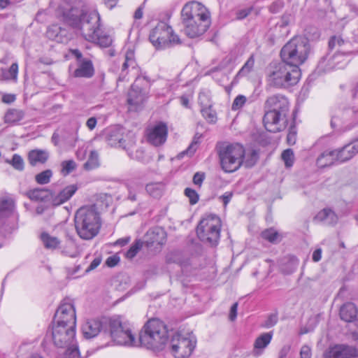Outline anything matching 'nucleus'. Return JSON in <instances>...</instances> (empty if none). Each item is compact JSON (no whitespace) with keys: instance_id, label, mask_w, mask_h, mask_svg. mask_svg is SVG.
<instances>
[{"instance_id":"nucleus-53","label":"nucleus","mask_w":358,"mask_h":358,"mask_svg":"<svg viewBox=\"0 0 358 358\" xmlns=\"http://www.w3.org/2000/svg\"><path fill=\"white\" fill-rule=\"evenodd\" d=\"M119 262L120 257L116 254L108 257L106 261V264L108 267H114L119 263Z\"/></svg>"},{"instance_id":"nucleus-25","label":"nucleus","mask_w":358,"mask_h":358,"mask_svg":"<svg viewBox=\"0 0 358 358\" xmlns=\"http://www.w3.org/2000/svg\"><path fill=\"white\" fill-rule=\"evenodd\" d=\"M94 73V69L91 60L83 59L80 61L78 68L73 72L76 78H91Z\"/></svg>"},{"instance_id":"nucleus-40","label":"nucleus","mask_w":358,"mask_h":358,"mask_svg":"<svg viewBox=\"0 0 358 358\" xmlns=\"http://www.w3.org/2000/svg\"><path fill=\"white\" fill-rule=\"evenodd\" d=\"M6 162L10 164L15 170L22 171L24 169V160L18 154H14L11 159H7Z\"/></svg>"},{"instance_id":"nucleus-46","label":"nucleus","mask_w":358,"mask_h":358,"mask_svg":"<svg viewBox=\"0 0 358 358\" xmlns=\"http://www.w3.org/2000/svg\"><path fill=\"white\" fill-rule=\"evenodd\" d=\"M65 353V358H80L79 350L78 346L73 343L69 347Z\"/></svg>"},{"instance_id":"nucleus-9","label":"nucleus","mask_w":358,"mask_h":358,"mask_svg":"<svg viewBox=\"0 0 358 358\" xmlns=\"http://www.w3.org/2000/svg\"><path fill=\"white\" fill-rule=\"evenodd\" d=\"M149 40L157 50L165 49L180 43L178 36L174 33L172 27L163 21L159 22L150 31Z\"/></svg>"},{"instance_id":"nucleus-41","label":"nucleus","mask_w":358,"mask_h":358,"mask_svg":"<svg viewBox=\"0 0 358 358\" xmlns=\"http://www.w3.org/2000/svg\"><path fill=\"white\" fill-rule=\"evenodd\" d=\"M23 117V113H5L3 119L5 123L13 125L19 124Z\"/></svg>"},{"instance_id":"nucleus-31","label":"nucleus","mask_w":358,"mask_h":358,"mask_svg":"<svg viewBox=\"0 0 358 358\" xmlns=\"http://www.w3.org/2000/svg\"><path fill=\"white\" fill-rule=\"evenodd\" d=\"M40 239L45 249L54 250L60 247L59 239L56 236H51L48 232L41 233Z\"/></svg>"},{"instance_id":"nucleus-61","label":"nucleus","mask_w":358,"mask_h":358,"mask_svg":"<svg viewBox=\"0 0 358 358\" xmlns=\"http://www.w3.org/2000/svg\"><path fill=\"white\" fill-rule=\"evenodd\" d=\"M101 264V259L99 258H95L90 264L86 269L85 272H89L96 268Z\"/></svg>"},{"instance_id":"nucleus-20","label":"nucleus","mask_w":358,"mask_h":358,"mask_svg":"<svg viewBox=\"0 0 358 358\" xmlns=\"http://www.w3.org/2000/svg\"><path fill=\"white\" fill-rule=\"evenodd\" d=\"M266 112H285L289 110V102L282 94H274L267 98L264 105Z\"/></svg>"},{"instance_id":"nucleus-62","label":"nucleus","mask_w":358,"mask_h":358,"mask_svg":"<svg viewBox=\"0 0 358 358\" xmlns=\"http://www.w3.org/2000/svg\"><path fill=\"white\" fill-rule=\"evenodd\" d=\"M250 10H251L250 8L243 9V10H239L237 13V16H236L237 19L241 20V19L246 17L250 14Z\"/></svg>"},{"instance_id":"nucleus-34","label":"nucleus","mask_w":358,"mask_h":358,"mask_svg":"<svg viewBox=\"0 0 358 358\" xmlns=\"http://www.w3.org/2000/svg\"><path fill=\"white\" fill-rule=\"evenodd\" d=\"M50 191L45 188H35L27 192V196L32 201H45L49 196Z\"/></svg>"},{"instance_id":"nucleus-26","label":"nucleus","mask_w":358,"mask_h":358,"mask_svg":"<svg viewBox=\"0 0 358 358\" xmlns=\"http://www.w3.org/2000/svg\"><path fill=\"white\" fill-rule=\"evenodd\" d=\"M49 158V152L45 150L34 149L29 152L27 159L29 164L36 166L39 164H44Z\"/></svg>"},{"instance_id":"nucleus-17","label":"nucleus","mask_w":358,"mask_h":358,"mask_svg":"<svg viewBox=\"0 0 358 358\" xmlns=\"http://www.w3.org/2000/svg\"><path fill=\"white\" fill-rule=\"evenodd\" d=\"M167 125L162 122L149 126L145 131L148 142L156 147L164 144L167 138Z\"/></svg>"},{"instance_id":"nucleus-24","label":"nucleus","mask_w":358,"mask_h":358,"mask_svg":"<svg viewBox=\"0 0 358 358\" xmlns=\"http://www.w3.org/2000/svg\"><path fill=\"white\" fill-rule=\"evenodd\" d=\"M78 190L76 185H70L65 187L57 195L52 196V203L54 206H59L69 201Z\"/></svg>"},{"instance_id":"nucleus-13","label":"nucleus","mask_w":358,"mask_h":358,"mask_svg":"<svg viewBox=\"0 0 358 358\" xmlns=\"http://www.w3.org/2000/svg\"><path fill=\"white\" fill-rule=\"evenodd\" d=\"M110 333L117 344L133 346L134 337L131 331L119 319H113L110 321Z\"/></svg>"},{"instance_id":"nucleus-27","label":"nucleus","mask_w":358,"mask_h":358,"mask_svg":"<svg viewBox=\"0 0 358 358\" xmlns=\"http://www.w3.org/2000/svg\"><path fill=\"white\" fill-rule=\"evenodd\" d=\"M317 222H322L327 225H334L338 222V216L331 209H323L320 210L315 217Z\"/></svg>"},{"instance_id":"nucleus-54","label":"nucleus","mask_w":358,"mask_h":358,"mask_svg":"<svg viewBox=\"0 0 358 358\" xmlns=\"http://www.w3.org/2000/svg\"><path fill=\"white\" fill-rule=\"evenodd\" d=\"M311 357L312 352L310 348L307 345H303L300 350V358H311Z\"/></svg>"},{"instance_id":"nucleus-60","label":"nucleus","mask_w":358,"mask_h":358,"mask_svg":"<svg viewBox=\"0 0 358 358\" xmlns=\"http://www.w3.org/2000/svg\"><path fill=\"white\" fill-rule=\"evenodd\" d=\"M232 192H225L222 196H220V199L222 200L224 207L227 206L228 203L230 201L232 197Z\"/></svg>"},{"instance_id":"nucleus-44","label":"nucleus","mask_w":358,"mask_h":358,"mask_svg":"<svg viewBox=\"0 0 358 358\" xmlns=\"http://www.w3.org/2000/svg\"><path fill=\"white\" fill-rule=\"evenodd\" d=\"M255 64V59L253 56H251L248 61L245 62L244 66L241 68V69L238 72V75L240 76H246L248 74L252 69Z\"/></svg>"},{"instance_id":"nucleus-22","label":"nucleus","mask_w":358,"mask_h":358,"mask_svg":"<svg viewBox=\"0 0 358 358\" xmlns=\"http://www.w3.org/2000/svg\"><path fill=\"white\" fill-rule=\"evenodd\" d=\"M150 86V80L145 76L141 73L136 78V103L143 102L147 97Z\"/></svg>"},{"instance_id":"nucleus-8","label":"nucleus","mask_w":358,"mask_h":358,"mask_svg":"<svg viewBox=\"0 0 358 358\" xmlns=\"http://www.w3.org/2000/svg\"><path fill=\"white\" fill-rule=\"evenodd\" d=\"M221 220L215 215H207L199 222L196 234L199 238L211 246L218 243L221 230Z\"/></svg>"},{"instance_id":"nucleus-56","label":"nucleus","mask_w":358,"mask_h":358,"mask_svg":"<svg viewBox=\"0 0 358 358\" xmlns=\"http://www.w3.org/2000/svg\"><path fill=\"white\" fill-rule=\"evenodd\" d=\"M341 119H342V117L338 115L333 116V117L331 118V127H341L342 124H343V122H341Z\"/></svg>"},{"instance_id":"nucleus-21","label":"nucleus","mask_w":358,"mask_h":358,"mask_svg":"<svg viewBox=\"0 0 358 358\" xmlns=\"http://www.w3.org/2000/svg\"><path fill=\"white\" fill-rule=\"evenodd\" d=\"M335 150L337 155V161L345 162L350 160L358 154V138Z\"/></svg>"},{"instance_id":"nucleus-3","label":"nucleus","mask_w":358,"mask_h":358,"mask_svg":"<svg viewBox=\"0 0 358 358\" xmlns=\"http://www.w3.org/2000/svg\"><path fill=\"white\" fill-rule=\"evenodd\" d=\"M77 234L83 240H92L99 232L101 227L100 215L96 205L80 208L74 216Z\"/></svg>"},{"instance_id":"nucleus-18","label":"nucleus","mask_w":358,"mask_h":358,"mask_svg":"<svg viewBox=\"0 0 358 358\" xmlns=\"http://www.w3.org/2000/svg\"><path fill=\"white\" fill-rule=\"evenodd\" d=\"M358 350L356 347L345 344H336L329 347L323 354V358H357Z\"/></svg>"},{"instance_id":"nucleus-52","label":"nucleus","mask_w":358,"mask_h":358,"mask_svg":"<svg viewBox=\"0 0 358 358\" xmlns=\"http://www.w3.org/2000/svg\"><path fill=\"white\" fill-rule=\"evenodd\" d=\"M205 179V173L202 172H197L194 175L193 182L194 185H198L199 187L201 186Z\"/></svg>"},{"instance_id":"nucleus-33","label":"nucleus","mask_w":358,"mask_h":358,"mask_svg":"<svg viewBox=\"0 0 358 358\" xmlns=\"http://www.w3.org/2000/svg\"><path fill=\"white\" fill-rule=\"evenodd\" d=\"M273 334L271 332L261 334L255 341L254 350L259 354L261 350L264 349L271 342Z\"/></svg>"},{"instance_id":"nucleus-64","label":"nucleus","mask_w":358,"mask_h":358,"mask_svg":"<svg viewBox=\"0 0 358 358\" xmlns=\"http://www.w3.org/2000/svg\"><path fill=\"white\" fill-rule=\"evenodd\" d=\"M15 100V96L13 94H8L2 96V101L6 103H10Z\"/></svg>"},{"instance_id":"nucleus-7","label":"nucleus","mask_w":358,"mask_h":358,"mask_svg":"<svg viewBox=\"0 0 358 358\" xmlns=\"http://www.w3.org/2000/svg\"><path fill=\"white\" fill-rule=\"evenodd\" d=\"M219 156L222 169L231 173L238 170L243 163L245 150L239 143L223 145Z\"/></svg>"},{"instance_id":"nucleus-29","label":"nucleus","mask_w":358,"mask_h":358,"mask_svg":"<svg viewBox=\"0 0 358 358\" xmlns=\"http://www.w3.org/2000/svg\"><path fill=\"white\" fill-rule=\"evenodd\" d=\"M351 51H346L345 52H336L331 59V69H343L346 66L349 59V56Z\"/></svg>"},{"instance_id":"nucleus-58","label":"nucleus","mask_w":358,"mask_h":358,"mask_svg":"<svg viewBox=\"0 0 358 358\" xmlns=\"http://www.w3.org/2000/svg\"><path fill=\"white\" fill-rule=\"evenodd\" d=\"M278 322V315L276 314L271 315L266 322V326L271 327L274 326Z\"/></svg>"},{"instance_id":"nucleus-12","label":"nucleus","mask_w":358,"mask_h":358,"mask_svg":"<svg viewBox=\"0 0 358 358\" xmlns=\"http://www.w3.org/2000/svg\"><path fill=\"white\" fill-rule=\"evenodd\" d=\"M15 205L12 199L0 201V227L8 232L17 228L18 215L14 211Z\"/></svg>"},{"instance_id":"nucleus-11","label":"nucleus","mask_w":358,"mask_h":358,"mask_svg":"<svg viewBox=\"0 0 358 358\" xmlns=\"http://www.w3.org/2000/svg\"><path fill=\"white\" fill-rule=\"evenodd\" d=\"M196 345V338L192 332L176 333L170 341L171 353L176 358H188Z\"/></svg>"},{"instance_id":"nucleus-6","label":"nucleus","mask_w":358,"mask_h":358,"mask_svg":"<svg viewBox=\"0 0 358 358\" xmlns=\"http://www.w3.org/2000/svg\"><path fill=\"white\" fill-rule=\"evenodd\" d=\"M309 52L310 45L307 38L296 36L283 46L280 56L282 62L299 67L307 59Z\"/></svg>"},{"instance_id":"nucleus-23","label":"nucleus","mask_w":358,"mask_h":358,"mask_svg":"<svg viewBox=\"0 0 358 358\" xmlns=\"http://www.w3.org/2000/svg\"><path fill=\"white\" fill-rule=\"evenodd\" d=\"M102 329V322L98 319L87 320L82 327V331L85 338L90 339L96 336Z\"/></svg>"},{"instance_id":"nucleus-19","label":"nucleus","mask_w":358,"mask_h":358,"mask_svg":"<svg viewBox=\"0 0 358 358\" xmlns=\"http://www.w3.org/2000/svg\"><path fill=\"white\" fill-rule=\"evenodd\" d=\"M263 122L266 129L273 133L283 130L287 124L285 113H264Z\"/></svg>"},{"instance_id":"nucleus-50","label":"nucleus","mask_w":358,"mask_h":358,"mask_svg":"<svg viewBox=\"0 0 358 358\" xmlns=\"http://www.w3.org/2000/svg\"><path fill=\"white\" fill-rule=\"evenodd\" d=\"M75 248V243L73 241H69L68 245L64 248L62 252L71 257H77L79 254L78 251L76 249L73 251L69 250V248Z\"/></svg>"},{"instance_id":"nucleus-38","label":"nucleus","mask_w":358,"mask_h":358,"mask_svg":"<svg viewBox=\"0 0 358 358\" xmlns=\"http://www.w3.org/2000/svg\"><path fill=\"white\" fill-rule=\"evenodd\" d=\"M60 26L57 24H52L48 28L46 34L48 38L56 41L59 43H64V40H62L59 35Z\"/></svg>"},{"instance_id":"nucleus-48","label":"nucleus","mask_w":358,"mask_h":358,"mask_svg":"<svg viewBox=\"0 0 358 358\" xmlns=\"http://www.w3.org/2000/svg\"><path fill=\"white\" fill-rule=\"evenodd\" d=\"M185 195L189 199V203L192 205L196 204L199 201V194L194 189L186 188L185 189Z\"/></svg>"},{"instance_id":"nucleus-39","label":"nucleus","mask_w":358,"mask_h":358,"mask_svg":"<svg viewBox=\"0 0 358 358\" xmlns=\"http://www.w3.org/2000/svg\"><path fill=\"white\" fill-rule=\"evenodd\" d=\"M53 173L50 169H46L35 176V180L39 185H46L50 182Z\"/></svg>"},{"instance_id":"nucleus-14","label":"nucleus","mask_w":358,"mask_h":358,"mask_svg":"<svg viewBox=\"0 0 358 358\" xmlns=\"http://www.w3.org/2000/svg\"><path fill=\"white\" fill-rule=\"evenodd\" d=\"M55 324L76 325V309L71 299H64L58 307L55 315Z\"/></svg>"},{"instance_id":"nucleus-63","label":"nucleus","mask_w":358,"mask_h":358,"mask_svg":"<svg viewBox=\"0 0 358 358\" xmlns=\"http://www.w3.org/2000/svg\"><path fill=\"white\" fill-rule=\"evenodd\" d=\"M203 117L210 123H215L217 120L216 113H204Z\"/></svg>"},{"instance_id":"nucleus-30","label":"nucleus","mask_w":358,"mask_h":358,"mask_svg":"<svg viewBox=\"0 0 358 358\" xmlns=\"http://www.w3.org/2000/svg\"><path fill=\"white\" fill-rule=\"evenodd\" d=\"M337 160L336 150H326L322 152L317 159V165L320 168H324L333 164Z\"/></svg>"},{"instance_id":"nucleus-2","label":"nucleus","mask_w":358,"mask_h":358,"mask_svg":"<svg viewBox=\"0 0 358 358\" xmlns=\"http://www.w3.org/2000/svg\"><path fill=\"white\" fill-rule=\"evenodd\" d=\"M184 32L189 38L204 34L210 24V13L201 3L192 1L185 5L182 10Z\"/></svg>"},{"instance_id":"nucleus-43","label":"nucleus","mask_w":358,"mask_h":358,"mask_svg":"<svg viewBox=\"0 0 358 358\" xmlns=\"http://www.w3.org/2000/svg\"><path fill=\"white\" fill-rule=\"evenodd\" d=\"M62 173L66 176L71 173L76 168V162L73 160H67L62 162Z\"/></svg>"},{"instance_id":"nucleus-47","label":"nucleus","mask_w":358,"mask_h":358,"mask_svg":"<svg viewBox=\"0 0 358 358\" xmlns=\"http://www.w3.org/2000/svg\"><path fill=\"white\" fill-rule=\"evenodd\" d=\"M247 101V98L243 96V95H238L237 96L233 103H232V106H231V108L232 110H241L243 106L245 104Z\"/></svg>"},{"instance_id":"nucleus-57","label":"nucleus","mask_w":358,"mask_h":358,"mask_svg":"<svg viewBox=\"0 0 358 358\" xmlns=\"http://www.w3.org/2000/svg\"><path fill=\"white\" fill-rule=\"evenodd\" d=\"M287 141L289 145H294L296 141V132L290 130L287 134Z\"/></svg>"},{"instance_id":"nucleus-10","label":"nucleus","mask_w":358,"mask_h":358,"mask_svg":"<svg viewBox=\"0 0 358 358\" xmlns=\"http://www.w3.org/2000/svg\"><path fill=\"white\" fill-rule=\"evenodd\" d=\"M103 136L107 143L112 147H120L124 150L130 158L133 157L134 134L131 131L124 135V129L119 126H112L104 131Z\"/></svg>"},{"instance_id":"nucleus-42","label":"nucleus","mask_w":358,"mask_h":358,"mask_svg":"<svg viewBox=\"0 0 358 358\" xmlns=\"http://www.w3.org/2000/svg\"><path fill=\"white\" fill-rule=\"evenodd\" d=\"M282 159L285 162L286 167H291L293 166L294 161V155L292 150L287 149L282 153Z\"/></svg>"},{"instance_id":"nucleus-1","label":"nucleus","mask_w":358,"mask_h":358,"mask_svg":"<svg viewBox=\"0 0 358 358\" xmlns=\"http://www.w3.org/2000/svg\"><path fill=\"white\" fill-rule=\"evenodd\" d=\"M65 20L76 29L83 38L100 47H109L112 36L100 29V16L96 10L87 12L82 2L64 13Z\"/></svg>"},{"instance_id":"nucleus-4","label":"nucleus","mask_w":358,"mask_h":358,"mask_svg":"<svg viewBox=\"0 0 358 358\" xmlns=\"http://www.w3.org/2000/svg\"><path fill=\"white\" fill-rule=\"evenodd\" d=\"M169 341L166 325L158 320H150L139 333L141 345L155 350H163Z\"/></svg>"},{"instance_id":"nucleus-45","label":"nucleus","mask_w":358,"mask_h":358,"mask_svg":"<svg viewBox=\"0 0 358 358\" xmlns=\"http://www.w3.org/2000/svg\"><path fill=\"white\" fill-rule=\"evenodd\" d=\"M18 73V65L17 63H13L10 66L9 69L3 73V76L6 79H10L16 80Z\"/></svg>"},{"instance_id":"nucleus-5","label":"nucleus","mask_w":358,"mask_h":358,"mask_svg":"<svg viewBox=\"0 0 358 358\" xmlns=\"http://www.w3.org/2000/svg\"><path fill=\"white\" fill-rule=\"evenodd\" d=\"M267 76L271 85L276 88L287 89L299 82L301 73L299 67L282 62L270 66Z\"/></svg>"},{"instance_id":"nucleus-59","label":"nucleus","mask_w":358,"mask_h":358,"mask_svg":"<svg viewBox=\"0 0 358 358\" xmlns=\"http://www.w3.org/2000/svg\"><path fill=\"white\" fill-rule=\"evenodd\" d=\"M237 308H238V303H234L231 307L230 313H229V319L231 321H234L237 315Z\"/></svg>"},{"instance_id":"nucleus-15","label":"nucleus","mask_w":358,"mask_h":358,"mask_svg":"<svg viewBox=\"0 0 358 358\" xmlns=\"http://www.w3.org/2000/svg\"><path fill=\"white\" fill-rule=\"evenodd\" d=\"M52 334L53 342L57 347L61 348L69 347L74 343L76 325L69 327L55 324Z\"/></svg>"},{"instance_id":"nucleus-32","label":"nucleus","mask_w":358,"mask_h":358,"mask_svg":"<svg viewBox=\"0 0 358 358\" xmlns=\"http://www.w3.org/2000/svg\"><path fill=\"white\" fill-rule=\"evenodd\" d=\"M357 308L352 303L344 304L340 310V316L341 320L345 322H352L357 315Z\"/></svg>"},{"instance_id":"nucleus-37","label":"nucleus","mask_w":358,"mask_h":358,"mask_svg":"<svg viewBox=\"0 0 358 358\" xmlns=\"http://www.w3.org/2000/svg\"><path fill=\"white\" fill-rule=\"evenodd\" d=\"M262 237L272 243H276L280 241V234L273 228L263 231Z\"/></svg>"},{"instance_id":"nucleus-28","label":"nucleus","mask_w":358,"mask_h":358,"mask_svg":"<svg viewBox=\"0 0 358 358\" xmlns=\"http://www.w3.org/2000/svg\"><path fill=\"white\" fill-rule=\"evenodd\" d=\"M329 46L331 49H336V52L351 51V43L344 40L341 36H332L329 40Z\"/></svg>"},{"instance_id":"nucleus-55","label":"nucleus","mask_w":358,"mask_h":358,"mask_svg":"<svg viewBox=\"0 0 358 358\" xmlns=\"http://www.w3.org/2000/svg\"><path fill=\"white\" fill-rule=\"evenodd\" d=\"M130 241H131V237L130 236H126V237H124V238H121L117 239L113 243V245L114 246L123 247V246L127 245L130 242Z\"/></svg>"},{"instance_id":"nucleus-16","label":"nucleus","mask_w":358,"mask_h":358,"mask_svg":"<svg viewBox=\"0 0 358 358\" xmlns=\"http://www.w3.org/2000/svg\"><path fill=\"white\" fill-rule=\"evenodd\" d=\"M166 238V234L162 228L154 227L146 233L143 241H136V253L143 248V245L148 248L154 247L158 249L165 243Z\"/></svg>"},{"instance_id":"nucleus-49","label":"nucleus","mask_w":358,"mask_h":358,"mask_svg":"<svg viewBox=\"0 0 358 358\" xmlns=\"http://www.w3.org/2000/svg\"><path fill=\"white\" fill-rule=\"evenodd\" d=\"M199 139V137L194 136L192 143L189 145L188 148L185 151H183L182 152H181L180 155H182L187 154L189 156H192L197 149Z\"/></svg>"},{"instance_id":"nucleus-35","label":"nucleus","mask_w":358,"mask_h":358,"mask_svg":"<svg viewBox=\"0 0 358 358\" xmlns=\"http://www.w3.org/2000/svg\"><path fill=\"white\" fill-rule=\"evenodd\" d=\"M164 185L162 182H151L146 185L147 192L154 198H160L164 192Z\"/></svg>"},{"instance_id":"nucleus-51","label":"nucleus","mask_w":358,"mask_h":358,"mask_svg":"<svg viewBox=\"0 0 358 358\" xmlns=\"http://www.w3.org/2000/svg\"><path fill=\"white\" fill-rule=\"evenodd\" d=\"M258 159L257 152L255 150H252L250 152V159L248 157L243 160V163L246 167H251L255 165Z\"/></svg>"},{"instance_id":"nucleus-36","label":"nucleus","mask_w":358,"mask_h":358,"mask_svg":"<svg viewBox=\"0 0 358 358\" xmlns=\"http://www.w3.org/2000/svg\"><path fill=\"white\" fill-rule=\"evenodd\" d=\"M99 166V154L96 150L90 152L87 161L84 164L86 170H92Z\"/></svg>"}]
</instances>
